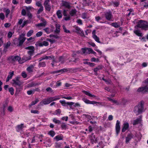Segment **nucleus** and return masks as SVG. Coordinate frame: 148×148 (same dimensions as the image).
Segmentation results:
<instances>
[{"label":"nucleus","mask_w":148,"mask_h":148,"mask_svg":"<svg viewBox=\"0 0 148 148\" xmlns=\"http://www.w3.org/2000/svg\"><path fill=\"white\" fill-rule=\"evenodd\" d=\"M44 6L45 9L48 11H50L51 10V6L49 4V1H45L44 3Z\"/></svg>","instance_id":"nucleus-10"},{"label":"nucleus","mask_w":148,"mask_h":148,"mask_svg":"<svg viewBox=\"0 0 148 148\" xmlns=\"http://www.w3.org/2000/svg\"><path fill=\"white\" fill-rule=\"evenodd\" d=\"M136 26L145 30L148 29V23L146 21L140 20Z\"/></svg>","instance_id":"nucleus-3"},{"label":"nucleus","mask_w":148,"mask_h":148,"mask_svg":"<svg viewBox=\"0 0 148 148\" xmlns=\"http://www.w3.org/2000/svg\"><path fill=\"white\" fill-rule=\"evenodd\" d=\"M93 137L94 138H93L92 136H91L90 139L92 143H96L97 141L96 138H95V136H93Z\"/></svg>","instance_id":"nucleus-43"},{"label":"nucleus","mask_w":148,"mask_h":148,"mask_svg":"<svg viewBox=\"0 0 148 148\" xmlns=\"http://www.w3.org/2000/svg\"><path fill=\"white\" fill-rule=\"evenodd\" d=\"M49 37L50 38H54L56 39L59 38L60 37L58 35L56 34H51L50 35Z\"/></svg>","instance_id":"nucleus-40"},{"label":"nucleus","mask_w":148,"mask_h":148,"mask_svg":"<svg viewBox=\"0 0 148 148\" xmlns=\"http://www.w3.org/2000/svg\"><path fill=\"white\" fill-rule=\"evenodd\" d=\"M43 10L44 8L43 6H42L40 7L37 11V14H39L41 12L43 11Z\"/></svg>","instance_id":"nucleus-46"},{"label":"nucleus","mask_w":148,"mask_h":148,"mask_svg":"<svg viewBox=\"0 0 148 148\" xmlns=\"http://www.w3.org/2000/svg\"><path fill=\"white\" fill-rule=\"evenodd\" d=\"M134 136V135L131 133L128 134L126 138V143H128L129 142L130 140Z\"/></svg>","instance_id":"nucleus-18"},{"label":"nucleus","mask_w":148,"mask_h":148,"mask_svg":"<svg viewBox=\"0 0 148 148\" xmlns=\"http://www.w3.org/2000/svg\"><path fill=\"white\" fill-rule=\"evenodd\" d=\"M36 5L38 7H40L43 6L41 3L39 1H37L36 3Z\"/></svg>","instance_id":"nucleus-63"},{"label":"nucleus","mask_w":148,"mask_h":148,"mask_svg":"<svg viewBox=\"0 0 148 148\" xmlns=\"http://www.w3.org/2000/svg\"><path fill=\"white\" fill-rule=\"evenodd\" d=\"M60 24H56V29L55 32L56 33H59L60 31Z\"/></svg>","instance_id":"nucleus-24"},{"label":"nucleus","mask_w":148,"mask_h":148,"mask_svg":"<svg viewBox=\"0 0 148 148\" xmlns=\"http://www.w3.org/2000/svg\"><path fill=\"white\" fill-rule=\"evenodd\" d=\"M19 79V77H17L12 80V85L16 87V90H18V92L20 91V89H22L21 85L23 84V82H21Z\"/></svg>","instance_id":"nucleus-2"},{"label":"nucleus","mask_w":148,"mask_h":148,"mask_svg":"<svg viewBox=\"0 0 148 148\" xmlns=\"http://www.w3.org/2000/svg\"><path fill=\"white\" fill-rule=\"evenodd\" d=\"M25 34L22 33L19 35V37L18 38L20 41V43L23 45V43L24 42L26 39V38L25 37Z\"/></svg>","instance_id":"nucleus-12"},{"label":"nucleus","mask_w":148,"mask_h":148,"mask_svg":"<svg viewBox=\"0 0 148 148\" xmlns=\"http://www.w3.org/2000/svg\"><path fill=\"white\" fill-rule=\"evenodd\" d=\"M4 11L5 12V16L6 17H8L9 14L10 12V10L9 9H6L5 10H4Z\"/></svg>","instance_id":"nucleus-49"},{"label":"nucleus","mask_w":148,"mask_h":148,"mask_svg":"<svg viewBox=\"0 0 148 148\" xmlns=\"http://www.w3.org/2000/svg\"><path fill=\"white\" fill-rule=\"evenodd\" d=\"M33 33V30H30L27 33V37L31 36Z\"/></svg>","instance_id":"nucleus-48"},{"label":"nucleus","mask_w":148,"mask_h":148,"mask_svg":"<svg viewBox=\"0 0 148 148\" xmlns=\"http://www.w3.org/2000/svg\"><path fill=\"white\" fill-rule=\"evenodd\" d=\"M120 122L119 120H117L116 125V132L117 135L119 133L120 130Z\"/></svg>","instance_id":"nucleus-14"},{"label":"nucleus","mask_w":148,"mask_h":148,"mask_svg":"<svg viewBox=\"0 0 148 148\" xmlns=\"http://www.w3.org/2000/svg\"><path fill=\"white\" fill-rule=\"evenodd\" d=\"M129 125L128 123H125L123 124V126L122 129V132H125L126 130H127L129 128Z\"/></svg>","instance_id":"nucleus-20"},{"label":"nucleus","mask_w":148,"mask_h":148,"mask_svg":"<svg viewBox=\"0 0 148 148\" xmlns=\"http://www.w3.org/2000/svg\"><path fill=\"white\" fill-rule=\"evenodd\" d=\"M14 72L13 71L10 72H9V75H8V77L10 79H11L12 77L14 75Z\"/></svg>","instance_id":"nucleus-41"},{"label":"nucleus","mask_w":148,"mask_h":148,"mask_svg":"<svg viewBox=\"0 0 148 148\" xmlns=\"http://www.w3.org/2000/svg\"><path fill=\"white\" fill-rule=\"evenodd\" d=\"M48 134L52 137H53L55 136V133L54 131L51 130L49 132Z\"/></svg>","instance_id":"nucleus-44"},{"label":"nucleus","mask_w":148,"mask_h":148,"mask_svg":"<svg viewBox=\"0 0 148 148\" xmlns=\"http://www.w3.org/2000/svg\"><path fill=\"white\" fill-rule=\"evenodd\" d=\"M26 13L27 12H26V10L25 9H23L21 11V14L23 16H25Z\"/></svg>","instance_id":"nucleus-60"},{"label":"nucleus","mask_w":148,"mask_h":148,"mask_svg":"<svg viewBox=\"0 0 148 148\" xmlns=\"http://www.w3.org/2000/svg\"><path fill=\"white\" fill-rule=\"evenodd\" d=\"M45 60L52 59L54 57L53 56H45Z\"/></svg>","instance_id":"nucleus-61"},{"label":"nucleus","mask_w":148,"mask_h":148,"mask_svg":"<svg viewBox=\"0 0 148 148\" xmlns=\"http://www.w3.org/2000/svg\"><path fill=\"white\" fill-rule=\"evenodd\" d=\"M35 45L36 47L47 46L49 45V43L46 41H43L42 42H38L36 43Z\"/></svg>","instance_id":"nucleus-9"},{"label":"nucleus","mask_w":148,"mask_h":148,"mask_svg":"<svg viewBox=\"0 0 148 148\" xmlns=\"http://www.w3.org/2000/svg\"><path fill=\"white\" fill-rule=\"evenodd\" d=\"M56 14L58 18H60L62 17V15L60 10H58L57 11Z\"/></svg>","instance_id":"nucleus-37"},{"label":"nucleus","mask_w":148,"mask_h":148,"mask_svg":"<svg viewBox=\"0 0 148 148\" xmlns=\"http://www.w3.org/2000/svg\"><path fill=\"white\" fill-rule=\"evenodd\" d=\"M39 62L38 65V67L39 68L43 67L46 66V64L45 62Z\"/></svg>","instance_id":"nucleus-32"},{"label":"nucleus","mask_w":148,"mask_h":148,"mask_svg":"<svg viewBox=\"0 0 148 148\" xmlns=\"http://www.w3.org/2000/svg\"><path fill=\"white\" fill-rule=\"evenodd\" d=\"M144 102L142 101H140L138 105L135 106L133 111L136 115L141 114L144 111Z\"/></svg>","instance_id":"nucleus-1"},{"label":"nucleus","mask_w":148,"mask_h":148,"mask_svg":"<svg viewBox=\"0 0 148 148\" xmlns=\"http://www.w3.org/2000/svg\"><path fill=\"white\" fill-rule=\"evenodd\" d=\"M53 121L55 123H58L60 124L61 123V121L59 120H57L56 119L54 118L53 120Z\"/></svg>","instance_id":"nucleus-56"},{"label":"nucleus","mask_w":148,"mask_h":148,"mask_svg":"<svg viewBox=\"0 0 148 148\" xmlns=\"http://www.w3.org/2000/svg\"><path fill=\"white\" fill-rule=\"evenodd\" d=\"M39 101V100L38 99H36L35 101H32L31 104H30L29 105V106L30 107L32 106H33L35 104H36V103H37L38 101Z\"/></svg>","instance_id":"nucleus-35"},{"label":"nucleus","mask_w":148,"mask_h":148,"mask_svg":"<svg viewBox=\"0 0 148 148\" xmlns=\"http://www.w3.org/2000/svg\"><path fill=\"white\" fill-rule=\"evenodd\" d=\"M31 56L29 55L28 56H24L22 58V59L20 61V63H23L28 60H31Z\"/></svg>","instance_id":"nucleus-13"},{"label":"nucleus","mask_w":148,"mask_h":148,"mask_svg":"<svg viewBox=\"0 0 148 148\" xmlns=\"http://www.w3.org/2000/svg\"><path fill=\"white\" fill-rule=\"evenodd\" d=\"M82 92L86 95L92 97H95V96L94 95L90 94L89 91H87L85 90H83Z\"/></svg>","instance_id":"nucleus-25"},{"label":"nucleus","mask_w":148,"mask_h":148,"mask_svg":"<svg viewBox=\"0 0 148 148\" xmlns=\"http://www.w3.org/2000/svg\"><path fill=\"white\" fill-rule=\"evenodd\" d=\"M82 18L83 19L87 18H88V17L87 16L86 13H84L82 14Z\"/></svg>","instance_id":"nucleus-50"},{"label":"nucleus","mask_w":148,"mask_h":148,"mask_svg":"<svg viewBox=\"0 0 148 148\" xmlns=\"http://www.w3.org/2000/svg\"><path fill=\"white\" fill-rule=\"evenodd\" d=\"M63 137L62 136L60 135H58L55 136L54 138V139H56V141H58L60 140H62Z\"/></svg>","instance_id":"nucleus-30"},{"label":"nucleus","mask_w":148,"mask_h":148,"mask_svg":"<svg viewBox=\"0 0 148 148\" xmlns=\"http://www.w3.org/2000/svg\"><path fill=\"white\" fill-rule=\"evenodd\" d=\"M25 49L29 50V51L27 52V53L29 56H32L34 55L35 51V48L34 46H28L25 47Z\"/></svg>","instance_id":"nucleus-5"},{"label":"nucleus","mask_w":148,"mask_h":148,"mask_svg":"<svg viewBox=\"0 0 148 148\" xmlns=\"http://www.w3.org/2000/svg\"><path fill=\"white\" fill-rule=\"evenodd\" d=\"M27 71L29 73H31L33 71V69H32V68L30 66L27 68Z\"/></svg>","instance_id":"nucleus-64"},{"label":"nucleus","mask_w":148,"mask_h":148,"mask_svg":"<svg viewBox=\"0 0 148 148\" xmlns=\"http://www.w3.org/2000/svg\"><path fill=\"white\" fill-rule=\"evenodd\" d=\"M46 21H45L44 22H42L36 25V27H45L46 25Z\"/></svg>","instance_id":"nucleus-31"},{"label":"nucleus","mask_w":148,"mask_h":148,"mask_svg":"<svg viewBox=\"0 0 148 148\" xmlns=\"http://www.w3.org/2000/svg\"><path fill=\"white\" fill-rule=\"evenodd\" d=\"M46 41H49L50 42L51 44H52L53 43L55 42L56 41L53 39H51L49 38H47L46 40Z\"/></svg>","instance_id":"nucleus-38"},{"label":"nucleus","mask_w":148,"mask_h":148,"mask_svg":"<svg viewBox=\"0 0 148 148\" xmlns=\"http://www.w3.org/2000/svg\"><path fill=\"white\" fill-rule=\"evenodd\" d=\"M140 121L141 119L140 118L137 119L136 120L134 121L132 123V124L133 125H135L137 124L140 122Z\"/></svg>","instance_id":"nucleus-34"},{"label":"nucleus","mask_w":148,"mask_h":148,"mask_svg":"<svg viewBox=\"0 0 148 148\" xmlns=\"http://www.w3.org/2000/svg\"><path fill=\"white\" fill-rule=\"evenodd\" d=\"M9 91L12 95H13L14 94V89L12 87H11L9 88Z\"/></svg>","instance_id":"nucleus-53"},{"label":"nucleus","mask_w":148,"mask_h":148,"mask_svg":"<svg viewBox=\"0 0 148 148\" xmlns=\"http://www.w3.org/2000/svg\"><path fill=\"white\" fill-rule=\"evenodd\" d=\"M103 68V66L102 65H99L94 69V71L95 73H97V72L98 71L102 69Z\"/></svg>","instance_id":"nucleus-26"},{"label":"nucleus","mask_w":148,"mask_h":148,"mask_svg":"<svg viewBox=\"0 0 148 148\" xmlns=\"http://www.w3.org/2000/svg\"><path fill=\"white\" fill-rule=\"evenodd\" d=\"M96 31L95 30H94L92 31V37L98 43H101V42L99 40V38L96 35Z\"/></svg>","instance_id":"nucleus-11"},{"label":"nucleus","mask_w":148,"mask_h":148,"mask_svg":"<svg viewBox=\"0 0 148 148\" xmlns=\"http://www.w3.org/2000/svg\"><path fill=\"white\" fill-rule=\"evenodd\" d=\"M14 44L17 46H21L22 44L20 43V41L18 39H16L14 40Z\"/></svg>","instance_id":"nucleus-23"},{"label":"nucleus","mask_w":148,"mask_h":148,"mask_svg":"<svg viewBox=\"0 0 148 148\" xmlns=\"http://www.w3.org/2000/svg\"><path fill=\"white\" fill-rule=\"evenodd\" d=\"M111 25L115 28H118L119 25L116 23H112Z\"/></svg>","instance_id":"nucleus-52"},{"label":"nucleus","mask_w":148,"mask_h":148,"mask_svg":"<svg viewBox=\"0 0 148 148\" xmlns=\"http://www.w3.org/2000/svg\"><path fill=\"white\" fill-rule=\"evenodd\" d=\"M61 112V111L59 109L56 110L54 114L55 115H60Z\"/></svg>","instance_id":"nucleus-45"},{"label":"nucleus","mask_w":148,"mask_h":148,"mask_svg":"<svg viewBox=\"0 0 148 148\" xmlns=\"http://www.w3.org/2000/svg\"><path fill=\"white\" fill-rule=\"evenodd\" d=\"M10 41H8L6 44H5L4 45V49L3 51H5L6 52L7 50V49L10 46Z\"/></svg>","instance_id":"nucleus-28"},{"label":"nucleus","mask_w":148,"mask_h":148,"mask_svg":"<svg viewBox=\"0 0 148 148\" xmlns=\"http://www.w3.org/2000/svg\"><path fill=\"white\" fill-rule=\"evenodd\" d=\"M5 18V16L4 14L3 13H1L0 14V18L2 20H3Z\"/></svg>","instance_id":"nucleus-59"},{"label":"nucleus","mask_w":148,"mask_h":148,"mask_svg":"<svg viewBox=\"0 0 148 148\" xmlns=\"http://www.w3.org/2000/svg\"><path fill=\"white\" fill-rule=\"evenodd\" d=\"M60 98L58 96H56L53 97H51L45 99H43L40 103H42L44 105H47L50 103L51 102L59 99Z\"/></svg>","instance_id":"nucleus-4"},{"label":"nucleus","mask_w":148,"mask_h":148,"mask_svg":"<svg viewBox=\"0 0 148 148\" xmlns=\"http://www.w3.org/2000/svg\"><path fill=\"white\" fill-rule=\"evenodd\" d=\"M82 100L86 104H95L97 103L95 101H91L86 99H83Z\"/></svg>","instance_id":"nucleus-21"},{"label":"nucleus","mask_w":148,"mask_h":148,"mask_svg":"<svg viewBox=\"0 0 148 148\" xmlns=\"http://www.w3.org/2000/svg\"><path fill=\"white\" fill-rule=\"evenodd\" d=\"M68 71V70L65 69H62L60 70H59L58 71H53L52 72V73H58L60 72H62V73L64 72H66Z\"/></svg>","instance_id":"nucleus-27"},{"label":"nucleus","mask_w":148,"mask_h":148,"mask_svg":"<svg viewBox=\"0 0 148 148\" xmlns=\"http://www.w3.org/2000/svg\"><path fill=\"white\" fill-rule=\"evenodd\" d=\"M62 143H55V147L57 148H60L61 147Z\"/></svg>","instance_id":"nucleus-39"},{"label":"nucleus","mask_w":148,"mask_h":148,"mask_svg":"<svg viewBox=\"0 0 148 148\" xmlns=\"http://www.w3.org/2000/svg\"><path fill=\"white\" fill-rule=\"evenodd\" d=\"M107 99L110 101H111L113 103H116V104L117 105V101L112 99L110 97H108Z\"/></svg>","instance_id":"nucleus-54"},{"label":"nucleus","mask_w":148,"mask_h":148,"mask_svg":"<svg viewBox=\"0 0 148 148\" xmlns=\"http://www.w3.org/2000/svg\"><path fill=\"white\" fill-rule=\"evenodd\" d=\"M76 22L79 25H82L83 24L82 21L80 19H78Z\"/></svg>","instance_id":"nucleus-58"},{"label":"nucleus","mask_w":148,"mask_h":148,"mask_svg":"<svg viewBox=\"0 0 148 148\" xmlns=\"http://www.w3.org/2000/svg\"><path fill=\"white\" fill-rule=\"evenodd\" d=\"M62 27L64 32L66 33H70V32L69 30H68L66 29V28L65 27V26L64 25H63L62 26Z\"/></svg>","instance_id":"nucleus-47"},{"label":"nucleus","mask_w":148,"mask_h":148,"mask_svg":"<svg viewBox=\"0 0 148 148\" xmlns=\"http://www.w3.org/2000/svg\"><path fill=\"white\" fill-rule=\"evenodd\" d=\"M137 91L138 92H141L143 93L148 92V86H147L144 87H141L139 88Z\"/></svg>","instance_id":"nucleus-7"},{"label":"nucleus","mask_w":148,"mask_h":148,"mask_svg":"<svg viewBox=\"0 0 148 148\" xmlns=\"http://www.w3.org/2000/svg\"><path fill=\"white\" fill-rule=\"evenodd\" d=\"M62 5L68 8H69L71 7L70 3L65 1H63L62 2Z\"/></svg>","instance_id":"nucleus-22"},{"label":"nucleus","mask_w":148,"mask_h":148,"mask_svg":"<svg viewBox=\"0 0 148 148\" xmlns=\"http://www.w3.org/2000/svg\"><path fill=\"white\" fill-rule=\"evenodd\" d=\"M21 60V57L18 56H12L8 58V60L10 62H15L18 61L20 63Z\"/></svg>","instance_id":"nucleus-6"},{"label":"nucleus","mask_w":148,"mask_h":148,"mask_svg":"<svg viewBox=\"0 0 148 148\" xmlns=\"http://www.w3.org/2000/svg\"><path fill=\"white\" fill-rule=\"evenodd\" d=\"M90 48H82L81 49L83 53L90 54Z\"/></svg>","instance_id":"nucleus-16"},{"label":"nucleus","mask_w":148,"mask_h":148,"mask_svg":"<svg viewBox=\"0 0 148 148\" xmlns=\"http://www.w3.org/2000/svg\"><path fill=\"white\" fill-rule=\"evenodd\" d=\"M21 75L22 76V77L24 78H26L27 77V74L24 71H23Z\"/></svg>","instance_id":"nucleus-62"},{"label":"nucleus","mask_w":148,"mask_h":148,"mask_svg":"<svg viewBox=\"0 0 148 148\" xmlns=\"http://www.w3.org/2000/svg\"><path fill=\"white\" fill-rule=\"evenodd\" d=\"M42 34V32H37L36 34V36L37 37H40Z\"/></svg>","instance_id":"nucleus-57"},{"label":"nucleus","mask_w":148,"mask_h":148,"mask_svg":"<svg viewBox=\"0 0 148 148\" xmlns=\"http://www.w3.org/2000/svg\"><path fill=\"white\" fill-rule=\"evenodd\" d=\"M112 3L113 4V5L114 7H118L119 5V1H112Z\"/></svg>","instance_id":"nucleus-55"},{"label":"nucleus","mask_w":148,"mask_h":148,"mask_svg":"<svg viewBox=\"0 0 148 148\" xmlns=\"http://www.w3.org/2000/svg\"><path fill=\"white\" fill-rule=\"evenodd\" d=\"M45 32L47 34H49L51 33V31L49 28L48 27L46 28L43 29Z\"/></svg>","instance_id":"nucleus-51"},{"label":"nucleus","mask_w":148,"mask_h":148,"mask_svg":"<svg viewBox=\"0 0 148 148\" xmlns=\"http://www.w3.org/2000/svg\"><path fill=\"white\" fill-rule=\"evenodd\" d=\"M105 16L106 19L109 21H112V15L110 12H107L105 13Z\"/></svg>","instance_id":"nucleus-8"},{"label":"nucleus","mask_w":148,"mask_h":148,"mask_svg":"<svg viewBox=\"0 0 148 148\" xmlns=\"http://www.w3.org/2000/svg\"><path fill=\"white\" fill-rule=\"evenodd\" d=\"M27 14L29 19H31L32 18V16L29 11L27 12Z\"/></svg>","instance_id":"nucleus-42"},{"label":"nucleus","mask_w":148,"mask_h":148,"mask_svg":"<svg viewBox=\"0 0 148 148\" xmlns=\"http://www.w3.org/2000/svg\"><path fill=\"white\" fill-rule=\"evenodd\" d=\"M127 101L126 99H123L122 100H120L117 103V105H124L127 102Z\"/></svg>","instance_id":"nucleus-19"},{"label":"nucleus","mask_w":148,"mask_h":148,"mask_svg":"<svg viewBox=\"0 0 148 148\" xmlns=\"http://www.w3.org/2000/svg\"><path fill=\"white\" fill-rule=\"evenodd\" d=\"M25 127L23 124H21L20 125H18L16 127V130L18 132H21L22 131L23 129Z\"/></svg>","instance_id":"nucleus-17"},{"label":"nucleus","mask_w":148,"mask_h":148,"mask_svg":"<svg viewBox=\"0 0 148 148\" xmlns=\"http://www.w3.org/2000/svg\"><path fill=\"white\" fill-rule=\"evenodd\" d=\"M134 33L139 36H142L143 34L140 32L138 30H136L134 31Z\"/></svg>","instance_id":"nucleus-36"},{"label":"nucleus","mask_w":148,"mask_h":148,"mask_svg":"<svg viewBox=\"0 0 148 148\" xmlns=\"http://www.w3.org/2000/svg\"><path fill=\"white\" fill-rule=\"evenodd\" d=\"M39 84L38 83H34V82H32L28 84V87H31L33 86H36L39 85Z\"/></svg>","instance_id":"nucleus-29"},{"label":"nucleus","mask_w":148,"mask_h":148,"mask_svg":"<svg viewBox=\"0 0 148 148\" xmlns=\"http://www.w3.org/2000/svg\"><path fill=\"white\" fill-rule=\"evenodd\" d=\"M77 12V10L75 9H72L70 12L69 14L70 15L73 16Z\"/></svg>","instance_id":"nucleus-33"},{"label":"nucleus","mask_w":148,"mask_h":148,"mask_svg":"<svg viewBox=\"0 0 148 148\" xmlns=\"http://www.w3.org/2000/svg\"><path fill=\"white\" fill-rule=\"evenodd\" d=\"M60 102L62 104V105L63 106H65L66 105L71 106L74 104V103L73 102H66L64 100H60Z\"/></svg>","instance_id":"nucleus-15"}]
</instances>
